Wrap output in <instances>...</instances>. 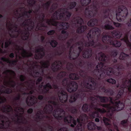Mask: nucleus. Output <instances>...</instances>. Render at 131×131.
Wrapping results in <instances>:
<instances>
[{"label": "nucleus", "mask_w": 131, "mask_h": 131, "mask_svg": "<svg viewBox=\"0 0 131 131\" xmlns=\"http://www.w3.org/2000/svg\"><path fill=\"white\" fill-rule=\"evenodd\" d=\"M112 33L113 36L117 38H119L122 35V32L119 31H114L112 32Z\"/></svg>", "instance_id": "nucleus-26"}, {"label": "nucleus", "mask_w": 131, "mask_h": 131, "mask_svg": "<svg viewBox=\"0 0 131 131\" xmlns=\"http://www.w3.org/2000/svg\"><path fill=\"white\" fill-rule=\"evenodd\" d=\"M1 62L2 63V62H5L7 63H9L11 64H14V63L16 62V61H10L8 59L4 57H2L1 58Z\"/></svg>", "instance_id": "nucleus-29"}, {"label": "nucleus", "mask_w": 131, "mask_h": 131, "mask_svg": "<svg viewBox=\"0 0 131 131\" xmlns=\"http://www.w3.org/2000/svg\"><path fill=\"white\" fill-rule=\"evenodd\" d=\"M1 110L4 112H7L11 111V108L9 105H8L2 107Z\"/></svg>", "instance_id": "nucleus-28"}, {"label": "nucleus", "mask_w": 131, "mask_h": 131, "mask_svg": "<svg viewBox=\"0 0 131 131\" xmlns=\"http://www.w3.org/2000/svg\"><path fill=\"white\" fill-rule=\"evenodd\" d=\"M42 80V78L41 77L39 78L37 80L36 84H37L38 83V82H40Z\"/></svg>", "instance_id": "nucleus-62"}, {"label": "nucleus", "mask_w": 131, "mask_h": 131, "mask_svg": "<svg viewBox=\"0 0 131 131\" xmlns=\"http://www.w3.org/2000/svg\"><path fill=\"white\" fill-rule=\"evenodd\" d=\"M61 62L60 61H56L52 65V70L54 71V69H58L61 67Z\"/></svg>", "instance_id": "nucleus-24"}, {"label": "nucleus", "mask_w": 131, "mask_h": 131, "mask_svg": "<svg viewBox=\"0 0 131 131\" xmlns=\"http://www.w3.org/2000/svg\"><path fill=\"white\" fill-rule=\"evenodd\" d=\"M74 50L73 47H71L70 49L69 55L70 58L72 59H75L79 55V52H73Z\"/></svg>", "instance_id": "nucleus-17"}, {"label": "nucleus", "mask_w": 131, "mask_h": 131, "mask_svg": "<svg viewBox=\"0 0 131 131\" xmlns=\"http://www.w3.org/2000/svg\"><path fill=\"white\" fill-rule=\"evenodd\" d=\"M102 106L108 110V112L113 111L115 110H121L124 108V104L119 103L118 101H114L110 105L102 104Z\"/></svg>", "instance_id": "nucleus-2"}, {"label": "nucleus", "mask_w": 131, "mask_h": 131, "mask_svg": "<svg viewBox=\"0 0 131 131\" xmlns=\"http://www.w3.org/2000/svg\"><path fill=\"white\" fill-rule=\"evenodd\" d=\"M4 73L7 74H10L12 75H14L15 74V73L14 72L10 70H7L4 72Z\"/></svg>", "instance_id": "nucleus-45"}, {"label": "nucleus", "mask_w": 131, "mask_h": 131, "mask_svg": "<svg viewBox=\"0 0 131 131\" xmlns=\"http://www.w3.org/2000/svg\"><path fill=\"white\" fill-rule=\"evenodd\" d=\"M127 122V120H123L121 122V123L122 125H124V124L126 123Z\"/></svg>", "instance_id": "nucleus-63"}, {"label": "nucleus", "mask_w": 131, "mask_h": 131, "mask_svg": "<svg viewBox=\"0 0 131 131\" xmlns=\"http://www.w3.org/2000/svg\"><path fill=\"white\" fill-rule=\"evenodd\" d=\"M51 45L53 47H56L57 44V42L55 41H52L50 43Z\"/></svg>", "instance_id": "nucleus-49"}, {"label": "nucleus", "mask_w": 131, "mask_h": 131, "mask_svg": "<svg viewBox=\"0 0 131 131\" xmlns=\"http://www.w3.org/2000/svg\"><path fill=\"white\" fill-rule=\"evenodd\" d=\"M71 15L67 11L66 9H60L54 13L52 16V19L48 20L47 22L49 25H52L55 26L59 25L61 29H66L69 27V25L68 23L65 22L59 24L58 22H56L54 20L59 19L67 20L69 19Z\"/></svg>", "instance_id": "nucleus-1"}, {"label": "nucleus", "mask_w": 131, "mask_h": 131, "mask_svg": "<svg viewBox=\"0 0 131 131\" xmlns=\"http://www.w3.org/2000/svg\"><path fill=\"white\" fill-rule=\"evenodd\" d=\"M113 70L112 68H110L106 71V72L107 75H113L115 73L113 72Z\"/></svg>", "instance_id": "nucleus-38"}, {"label": "nucleus", "mask_w": 131, "mask_h": 131, "mask_svg": "<svg viewBox=\"0 0 131 131\" xmlns=\"http://www.w3.org/2000/svg\"><path fill=\"white\" fill-rule=\"evenodd\" d=\"M125 86L127 88L129 92H131V78L128 80H126L124 84Z\"/></svg>", "instance_id": "nucleus-22"}, {"label": "nucleus", "mask_w": 131, "mask_h": 131, "mask_svg": "<svg viewBox=\"0 0 131 131\" xmlns=\"http://www.w3.org/2000/svg\"><path fill=\"white\" fill-rule=\"evenodd\" d=\"M16 117H17L16 119H14V121H17L18 122H21V121H20V119H22V117L21 115L18 116V115L17 114Z\"/></svg>", "instance_id": "nucleus-46"}, {"label": "nucleus", "mask_w": 131, "mask_h": 131, "mask_svg": "<svg viewBox=\"0 0 131 131\" xmlns=\"http://www.w3.org/2000/svg\"><path fill=\"white\" fill-rule=\"evenodd\" d=\"M68 82V80L67 79H65L63 81V85H64V84L65 83H67Z\"/></svg>", "instance_id": "nucleus-60"}, {"label": "nucleus", "mask_w": 131, "mask_h": 131, "mask_svg": "<svg viewBox=\"0 0 131 131\" xmlns=\"http://www.w3.org/2000/svg\"><path fill=\"white\" fill-rule=\"evenodd\" d=\"M22 35L23 36L22 37V38L23 39L25 40L28 38L29 34L27 32L26 34H23Z\"/></svg>", "instance_id": "nucleus-47"}, {"label": "nucleus", "mask_w": 131, "mask_h": 131, "mask_svg": "<svg viewBox=\"0 0 131 131\" xmlns=\"http://www.w3.org/2000/svg\"><path fill=\"white\" fill-rule=\"evenodd\" d=\"M40 63L42 67H47L49 65V63L47 61L44 62L42 61L40 62Z\"/></svg>", "instance_id": "nucleus-42"}, {"label": "nucleus", "mask_w": 131, "mask_h": 131, "mask_svg": "<svg viewBox=\"0 0 131 131\" xmlns=\"http://www.w3.org/2000/svg\"><path fill=\"white\" fill-rule=\"evenodd\" d=\"M32 112V109L31 108H30L27 111L28 113H31Z\"/></svg>", "instance_id": "nucleus-64"}, {"label": "nucleus", "mask_w": 131, "mask_h": 131, "mask_svg": "<svg viewBox=\"0 0 131 131\" xmlns=\"http://www.w3.org/2000/svg\"><path fill=\"white\" fill-rule=\"evenodd\" d=\"M88 105L86 104H84L82 107V109L84 111L88 110Z\"/></svg>", "instance_id": "nucleus-50"}, {"label": "nucleus", "mask_w": 131, "mask_h": 131, "mask_svg": "<svg viewBox=\"0 0 131 131\" xmlns=\"http://www.w3.org/2000/svg\"><path fill=\"white\" fill-rule=\"evenodd\" d=\"M64 112L62 110L58 108L56 110L54 111L53 114L54 116L56 118L59 119L62 118L61 115L64 114Z\"/></svg>", "instance_id": "nucleus-9"}, {"label": "nucleus", "mask_w": 131, "mask_h": 131, "mask_svg": "<svg viewBox=\"0 0 131 131\" xmlns=\"http://www.w3.org/2000/svg\"><path fill=\"white\" fill-rule=\"evenodd\" d=\"M88 129L90 130H92L95 129L99 130L101 128V127L96 126L92 122H90L88 124Z\"/></svg>", "instance_id": "nucleus-18"}, {"label": "nucleus", "mask_w": 131, "mask_h": 131, "mask_svg": "<svg viewBox=\"0 0 131 131\" xmlns=\"http://www.w3.org/2000/svg\"><path fill=\"white\" fill-rule=\"evenodd\" d=\"M77 98V97L75 95H72L69 99V102L70 103L73 102L76 100Z\"/></svg>", "instance_id": "nucleus-41"}, {"label": "nucleus", "mask_w": 131, "mask_h": 131, "mask_svg": "<svg viewBox=\"0 0 131 131\" xmlns=\"http://www.w3.org/2000/svg\"><path fill=\"white\" fill-rule=\"evenodd\" d=\"M69 78L72 80H77L79 78V76L75 74H71L69 75Z\"/></svg>", "instance_id": "nucleus-36"}, {"label": "nucleus", "mask_w": 131, "mask_h": 131, "mask_svg": "<svg viewBox=\"0 0 131 131\" xmlns=\"http://www.w3.org/2000/svg\"><path fill=\"white\" fill-rule=\"evenodd\" d=\"M94 109L97 112H99L101 113H104L106 112V110L104 108L102 109H100L99 108H98L96 107H94Z\"/></svg>", "instance_id": "nucleus-43"}, {"label": "nucleus", "mask_w": 131, "mask_h": 131, "mask_svg": "<svg viewBox=\"0 0 131 131\" xmlns=\"http://www.w3.org/2000/svg\"><path fill=\"white\" fill-rule=\"evenodd\" d=\"M10 43V40L8 42L7 41L5 42V47H7L9 45Z\"/></svg>", "instance_id": "nucleus-56"}, {"label": "nucleus", "mask_w": 131, "mask_h": 131, "mask_svg": "<svg viewBox=\"0 0 131 131\" xmlns=\"http://www.w3.org/2000/svg\"><path fill=\"white\" fill-rule=\"evenodd\" d=\"M97 10V8L94 7L89 9H86L85 10V14L88 17L93 16L96 14Z\"/></svg>", "instance_id": "nucleus-7"}, {"label": "nucleus", "mask_w": 131, "mask_h": 131, "mask_svg": "<svg viewBox=\"0 0 131 131\" xmlns=\"http://www.w3.org/2000/svg\"><path fill=\"white\" fill-rule=\"evenodd\" d=\"M15 111L16 113L22 114L24 112V110L21 108L19 107H17L15 109Z\"/></svg>", "instance_id": "nucleus-32"}, {"label": "nucleus", "mask_w": 131, "mask_h": 131, "mask_svg": "<svg viewBox=\"0 0 131 131\" xmlns=\"http://www.w3.org/2000/svg\"><path fill=\"white\" fill-rule=\"evenodd\" d=\"M58 131H67V130L66 128H62L59 130Z\"/></svg>", "instance_id": "nucleus-57"}, {"label": "nucleus", "mask_w": 131, "mask_h": 131, "mask_svg": "<svg viewBox=\"0 0 131 131\" xmlns=\"http://www.w3.org/2000/svg\"><path fill=\"white\" fill-rule=\"evenodd\" d=\"M91 0H81L80 3L82 6L88 5L90 2Z\"/></svg>", "instance_id": "nucleus-35"}, {"label": "nucleus", "mask_w": 131, "mask_h": 131, "mask_svg": "<svg viewBox=\"0 0 131 131\" xmlns=\"http://www.w3.org/2000/svg\"><path fill=\"white\" fill-rule=\"evenodd\" d=\"M16 53L17 57L20 53L23 57H28L32 55V54L31 53L27 52L22 47H18L17 49Z\"/></svg>", "instance_id": "nucleus-6"}, {"label": "nucleus", "mask_w": 131, "mask_h": 131, "mask_svg": "<svg viewBox=\"0 0 131 131\" xmlns=\"http://www.w3.org/2000/svg\"><path fill=\"white\" fill-rule=\"evenodd\" d=\"M107 81L113 84H115L116 83V81L113 79L111 78L107 80Z\"/></svg>", "instance_id": "nucleus-48"}, {"label": "nucleus", "mask_w": 131, "mask_h": 131, "mask_svg": "<svg viewBox=\"0 0 131 131\" xmlns=\"http://www.w3.org/2000/svg\"><path fill=\"white\" fill-rule=\"evenodd\" d=\"M49 104H52L53 105H56V103L53 101H49Z\"/></svg>", "instance_id": "nucleus-59"}, {"label": "nucleus", "mask_w": 131, "mask_h": 131, "mask_svg": "<svg viewBox=\"0 0 131 131\" xmlns=\"http://www.w3.org/2000/svg\"><path fill=\"white\" fill-rule=\"evenodd\" d=\"M111 17H110V20L108 22L107 21L104 26V28L105 29H114V28L110 25L113 21L111 19Z\"/></svg>", "instance_id": "nucleus-20"}, {"label": "nucleus", "mask_w": 131, "mask_h": 131, "mask_svg": "<svg viewBox=\"0 0 131 131\" xmlns=\"http://www.w3.org/2000/svg\"><path fill=\"white\" fill-rule=\"evenodd\" d=\"M52 108V105H50L49 106L46 105L45 107L44 108V110L45 111L46 110H50Z\"/></svg>", "instance_id": "nucleus-53"}, {"label": "nucleus", "mask_w": 131, "mask_h": 131, "mask_svg": "<svg viewBox=\"0 0 131 131\" xmlns=\"http://www.w3.org/2000/svg\"><path fill=\"white\" fill-rule=\"evenodd\" d=\"M78 88V85L77 83L73 81L67 85V89L68 92H71L76 91Z\"/></svg>", "instance_id": "nucleus-5"}, {"label": "nucleus", "mask_w": 131, "mask_h": 131, "mask_svg": "<svg viewBox=\"0 0 131 131\" xmlns=\"http://www.w3.org/2000/svg\"><path fill=\"white\" fill-rule=\"evenodd\" d=\"M6 117L5 116L3 115H1L0 116V119L1 120V123L0 124V127L1 128H6L8 126V122H7L5 124V125L4 124L3 121L2 119L6 118Z\"/></svg>", "instance_id": "nucleus-21"}, {"label": "nucleus", "mask_w": 131, "mask_h": 131, "mask_svg": "<svg viewBox=\"0 0 131 131\" xmlns=\"http://www.w3.org/2000/svg\"><path fill=\"white\" fill-rule=\"evenodd\" d=\"M106 57L104 54L102 53H100L98 54L96 56V59L101 61H104L106 60Z\"/></svg>", "instance_id": "nucleus-23"}, {"label": "nucleus", "mask_w": 131, "mask_h": 131, "mask_svg": "<svg viewBox=\"0 0 131 131\" xmlns=\"http://www.w3.org/2000/svg\"><path fill=\"white\" fill-rule=\"evenodd\" d=\"M15 84V83L12 79L9 80L8 81H5L4 83V85L6 86L7 85L13 87Z\"/></svg>", "instance_id": "nucleus-25"}, {"label": "nucleus", "mask_w": 131, "mask_h": 131, "mask_svg": "<svg viewBox=\"0 0 131 131\" xmlns=\"http://www.w3.org/2000/svg\"><path fill=\"white\" fill-rule=\"evenodd\" d=\"M86 28V26H82L78 27L77 29V31L78 33H81L83 32Z\"/></svg>", "instance_id": "nucleus-31"}, {"label": "nucleus", "mask_w": 131, "mask_h": 131, "mask_svg": "<svg viewBox=\"0 0 131 131\" xmlns=\"http://www.w3.org/2000/svg\"><path fill=\"white\" fill-rule=\"evenodd\" d=\"M51 86L49 84H46L45 86H43L42 85H41L40 86V88H43V89L44 90V91L45 92V90L46 91H48L49 89H50L51 88Z\"/></svg>", "instance_id": "nucleus-33"}, {"label": "nucleus", "mask_w": 131, "mask_h": 131, "mask_svg": "<svg viewBox=\"0 0 131 131\" xmlns=\"http://www.w3.org/2000/svg\"><path fill=\"white\" fill-rule=\"evenodd\" d=\"M44 52L43 51V49L41 48L37 49L36 52L35 58L36 59H39L41 58L44 55Z\"/></svg>", "instance_id": "nucleus-16"}, {"label": "nucleus", "mask_w": 131, "mask_h": 131, "mask_svg": "<svg viewBox=\"0 0 131 131\" xmlns=\"http://www.w3.org/2000/svg\"><path fill=\"white\" fill-rule=\"evenodd\" d=\"M91 56V53H89L88 51H85L84 52L83 54V56L84 58H87Z\"/></svg>", "instance_id": "nucleus-40"}, {"label": "nucleus", "mask_w": 131, "mask_h": 131, "mask_svg": "<svg viewBox=\"0 0 131 131\" xmlns=\"http://www.w3.org/2000/svg\"><path fill=\"white\" fill-rule=\"evenodd\" d=\"M96 22V20L95 19H91L89 21L88 23V25L89 26H93L95 25Z\"/></svg>", "instance_id": "nucleus-39"}, {"label": "nucleus", "mask_w": 131, "mask_h": 131, "mask_svg": "<svg viewBox=\"0 0 131 131\" xmlns=\"http://www.w3.org/2000/svg\"><path fill=\"white\" fill-rule=\"evenodd\" d=\"M98 116L97 113L96 112L94 113H92L90 114V116L91 118H94L96 116Z\"/></svg>", "instance_id": "nucleus-52"}, {"label": "nucleus", "mask_w": 131, "mask_h": 131, "mask_svg": "<svg viewBox=\"0 0 131 131\" xmlns=\"http://www.w3.org/2000/svg\"><path fill=\"white\" fill-rule=\"evenodd\" d=\"M102 40L104 42L110 44L112 43L111 41L113 40V38L108 36H105L103 37Z\"/></svg>", "instance_id": "nucleus-19"}, {"label": "nucleus", "mask_w": 131, "mask_h": 131, "mask_svg": "<svg viewBox=\"0 0 131 131\" xmlns=\"http://www.w3.org/2000/svg\"><path fill=\"white\" fill-rule=\"evenodd\" d=\"M114 25L117 27H120L121 26V24L118 23H115L114 22Z\"/></svg>", "instance_id": "nucleus-54"}, {"label": "nucleus", "mask_w": 131, "mask_h": 131, "mask_svg": "<svg viewBox=\"0 0 131 131\" xmlns=\"http://www.w3.org/2000/svg\"><path fill=\"white\" fill-rule=\"evenodd\" d=\"M86 119H87V117L85 115L81 116L79 118V119H77V122L78 124L77 126V131H82L81 121L84 120Z\"/></svg>", "instance_id": "nucleus-12"}, {"label": "nucleus", "mask_w": 131, "mask_h": 131, "mask_svg": "<svg viewBox=\"0 0 131 131\" xmlns=\"http://www.w3.org/2000/svg\"><path fill=\"white\" fill-rule=\"evenodd\" d=\"M58 94L60 100L61 102L64 103L67 101V95L64 91H60Z\"/></svg>", "instance_id": "nucleus-13"}, {"label": "nucleus", "mask_w": 131, "mask_h": 131, "mask_svg": "<svg viewBox=\"0 0 131 131\" xmlns=\"http://www.w3.org/2000/svg\"><path fill=\"white\" fill-rule=\"evenodd\" d=\"M37 100V99L34 96H29L27 99L26 102L27 104L29 106L33 105Z\"/></svg>", "instance_id": "nucleus-15"}, {"label": "nucleus", "mask_w": 131, "mask_h": 131, "mask_svg": "<svg viewBox=\"0 0 131 131\" xmlns=\"http://www.w3.org/2000/svg\"><path fill=\"white\" fill-rule=\"evenodd\" d=\"M24 24L25 25H27L29 26V27H33L34 23L32 22L30 19H28L25 20L24 23Z\"/></svg>", "instance_id": "nucleus-30"}, {"label": "nucleus", "mask_w": 131, "mask_h": 131, "mask_svg": "<svg viewBox=\"0 0 131 131\" xmlns=\"http://www.w3.org/2000/svg\"><path fill=\"white\" fill-rule=\"evenodd\" d=\"M128 57V56L123 53H121L119 56V58L123 60L126 59Z\"/></svg>", "instance_id": "nucleus-37"}, {"label": "nucleus", "mask_w": 131, "mask_h": 131, "mask_svg": "<svg viewBox=\"0 0 131 131\" xmlns=\"http://www.w3.org/2000/svg\"><path fill=\"white\" fill-rule=\"evenodd\" d=\"M76 21H75V24H76L77 26H80L83 23V20L80 17H78L75 19Z\"/></svg>", "instance_id": "nucleus-27"}, {"label": "nucleus", "mask_w": 131, "mask_h": 131, "mask_svg": "<svg viewBox=\"0 0 131 131\" xmlns=\"http://www.w3.org/2000/svg\"><path fill=\"white\" fill-rule=\"evenodd\" d=\"M95 85L96 84L94 81V79L92 78H90L89 79L88 82L87 83L86 87L89 89H93L94 88Z\"/></svg>", "instance_id": "nucleus-14"}, {"label": "nucleus", "mask_w": 131, "mask_h": 131, "mask_svg": "<svg viewBox=\"0 0 131 131\" xmlns=\"http://www.w3.org/2000/svg\"><path fill=\"white\" fill-rule=\"evenodd\" d=\"M103 121L106 125H107L110 124V120L105 117H104L103 119Z\"/></svg>", "instance_id": "nucleus-44"}, {"label": "nucleus", "mask_w": 131, "mask_h": 131, "mask_svg": "<svg viewBox=\"0 0 131 131\" xmlns=\"http://www.w3.org/2000/svg\"><path fill=\"white\" fill-rule=\"evenodd\" d=\"M104 64L102 62L98 63L96 67V70L98 71L99 74H100V76L101 77L102 75L104 72V69L105 67Z\"/></svg>", "instance_id": "nucleus-10"}, {"label": "nucleus", "mask_w": 131, "mask_h": 131, "mask_svg": "<svg viewBox=\"0 0 131 131\" xmlns=\"http://www.w3.org/2000/svg\"><path fill=\"white\" fill-rule=\"evenodd\" d=\"M28 2L29 3L32 4L34 2V1L33 0H28Z\"/></svg>", "instance_id": "nucleus-61"}, {"label": "nucleus", "mask_w": 131, "mask_h": 131, "mask_svg": "<svg viewBox=\"0 0 131 131\" xmlns=\"http://www.w3.org/2000/svg\"><path fill=\"white\" fill-rule=\"evenodd\" d=\"M128 14V10L127 9L124 7L122 9H118L116 13V19L119 21L123 20L127 16Z\"/></svg>", "instance_id": "nucleus-4"}, {"label": "nucleus", "mask_w": 131, "mask_h": 131, "mask_svg": "<svg viewBox=\"0 0 131 131\" xmlns=\"http://www.w3.org/2000/svg\"><path fill=\"white\" fill-rule=\"evenodd\" d=\"M64 122L66 123H71V126L74 127L76 125L77 122L71 116H69L65 117L64 119Z\"/></svg>", "instance_id": "nucleus-11"}, {"label": "nucleus", "mask_w": 131, "mask_h": 131, "mask_svg": "<svg viewBox=\"0 0 131 131\" xmlns=\"http://www.w3.org/2000/svg\"><path fill=\"white\" fill-rule=\"evenodd\" d=\"M111 41L112 43L110 44L112 45L115 47H119L121 46V43L119 42L116 41H113V40Z\"/></svg>", "instance_id": "nucleus-34"}, {"label": "nucleus", "mask_w": 131, "mask_h": 131, "mask_svg": "<svg viewBox=\"0 0 131 131\" xmlns=\"http://www.w3.org/2000/svg\"><path fill=\"white\" fill-rule=\"evenodd\" d=\"M54 32V30H51L48 32V34L49 35H51L53 34Z\"/></svg>", "instance_id": "nucleus-55"}, {"label": "nucleus", "mask_w": 131, "mask_h": 131, "mask_svg": "<svg viewBox=\"0 0 131 131\" xmlns=\"http://www.w3.org/2000/svg\"><path fill=\"white\" fill-rule=\"evenodd\" d=\"M100 31L99 29L97 28H94L90 30L88 33L87 35V37L89 40L90 41V44H87L86 45L88 46H93L94 43L93 41V39H92L94 35H98L100 34Z\"/></svg>", "instance_id": "nucleus-3"}, {"label": "nucleus", "mask_w": 131, "mask_h": 131, "mask_svg": "<svg viewBox=\"0 0 131 131\" xmlns=\"http://www.w3.org/2000/svg\"><path fill=\"white\" fill-rule=\"evenodd\" d=\"M100 100L101 102H104L108 101V100L111 102V103L113 99H112L111 98L109 97L108 99L104 97H100L99 96H95L94 97H92L91 98V100L93 102H94V101L96 102L97 100Z\"/></svg>", "instance_id": "nucleus-8"}, {"label": "nucleus", "mask_w": 131, "mask_h": 131, "mask_svg": "<svg viewBox=\"0 0 131 131\" xmlns=\"http://www.w3.org/2000/svg\"><path fill=\"white\" fill-rule=\"evenodd\" d=\"M36 116L37 118H41V115L39 114V113H38L36 115Z\"/></svg>", "instance_id": "nucleus-58"}, {"label": "nucleus", "mask_w": 131, "mask_h": 131, "mask_svg": "<svg viewBox=\"0 0 131 131\" xmlns=\"http://www.w3.org/2000/svg\"><path fill=\"white\" fill-rule=\"evenodd\" d=\"M76 4V3L74 2L71 3L70 8V9H72L75 6Z\"/></svg>", "instance_id": "nucleus-51"}]
</instances>
